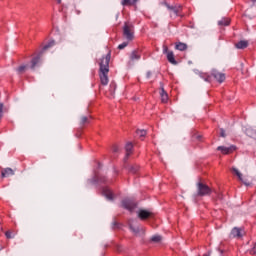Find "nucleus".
Segmentation results:
<instances>
[{
	"mask_svg": "<svg viewBox=\"0 0 256 256\" xmlns=\"http://www.w3.org/2000/svg\"><path fill=\"white\" fill-rule=\"evenodd\" d=\"M111 61V52L103 56L100 61L99 77L101 85H109V63Z\"/></svg>",
	"mask_w": 256,
	"mask_h": 256,
	"instance_id": "1",
	"label": "nucleus"
},
{
	"mask_svg": "<svg viewBox=\"0 0 256 256\" xmlns=\"http://www.w3.org/2000/svg\"><path fill=\"white\" fill-rule=\"evenodd\" d=\"M51 47H55V41L52 40L50 42H48V44H46L42 51H40V53L33 57L32 60L30 61V69L32 71H35V69H37V67H41V57H43V53H45L47 51V49H51Z\"/></svg>",
	"mask_w": 256,
	"mask_h": 256,
	"instance_id": "2",
	"label": "nucleus"
},
{
	"mask_svg": "<svg viewBox=\"0 0 256 256\" xmlns=\"http://www.w3.org/2000/svg\"><path fill=\"white\" fill-rule=\"evenodd\" d=\"M123 37L127 41H133L135 39V26L131 22H125L123 26Z\"/></svg>",
	"mask_w": 256,
	"mask_h": 256,
	"instance_id": "3",
	"label": "nucleus"
},
{
	"mask_svg": "<svg viewBox=\"0 0 256 256\" xmlns=\"http://www.w3.org/2000/svg\"><path fill=\"white\" fill-rule=\"evenodd\" d=\"M213 190L207 184L203 182H198L196 184V197H207V195H211Z\"/></svg>",
	"mask_w": 256,
	"mask_h": 256,
	"instance_id": "4",
	"label": "nucleus"
},
{
	"mask_svg": "<svg viewBox=\"0 0 256 256\" xmlns=\"http://www.w3.org/2000/svg\"><path fill=\"white\" fill-rule=\"evenodd\" d=\"M161 5H164V7H166L168 9V11L173 13L175 15V17H179V15H181V11H183L182 5L171 6V5H169V3H167V1L161 2Z\"/></svg>",
	"mask_w": 256,
	"mask_h": 256,
	"instance_id": "5",
	"label": "nucleus"
},
{
	"mask_svg": "<svg viewBox=\"0 0 256 256\" xmlns=\"http://www.w3.org/2000/svg\"><path fill=\"white\" fill-rule=\"evenodd\" d=\"M245 235V230L243 228L234 227L230 232V237L233 239H241Z\"/></svg>",
	"mask_w": 256,
	"mask_h": 256,
	"instance_id": "6",
	"label": "nucleus"
},
{
	"mask_svg": "<svg viewBox=\"0 0 256 256\" xmlns=\"http://www.w3.org/2000/svg\"><path fill=\"white\" fill-rule=\"evenodd\" d=\"M122 207L128 211H133V209L137 207V203H135V201L132 199L126 198L122 201Z\"/></svg>",
	"mask_w": 256,
	"mask_h": 256,
	"instance_id": "7",
	"label": "nucleus"
},
{
	"mask_svg": "<svg viewBox=\"0 0 256 256\" xmlns=\"http://www.w3.org/2000/svg\"><path fill=\"white\" fill-rule=\"evenodd\" d=\"M212 77L218 81V83H223L225 81V73L219 72L218 70H212Z\"/></svg>",
	"mask_w": 256,
	"mask_h": 256,
	"instance_id": "8",
	"label": "nucleus"
},
{
	"mask_svg": "<svg viewBox=\"0 0 256 256\" xmlns=\"http://www.w3.org/2000/svg\"><path fill=\"white\" fill-rule=\"evenodd\" d=\"M217 151H221L223 155H229V153H233L235 151V146H230V147L218 146Z\"/></svg>",
	"mask_w": 256,
	"mask_h": 256,
	"instance_id": "9",
	"label": "nucleus"
},
{
	"mask_svg": "<svg viewBox=\"0 0 256 256\" xmlns=\"http://www.w3.org/2000/svg\"><path fill=\"white\" fill-rule=\"evenodd\" d=\"M129 227H130V231H132L134 235H139V233H142V235H145V230L143 228H139V226L133 223H130Z\"/></svg>",
	"mask_w": 256,
	"mask_h": 256,
	"instance_id": "10",
	"label": "nucleus"
},
{
	"mask_svg": "<svg viewBox=\"0 0 256 256\" xmlns=\"http://www.w3.org/2000/svg\"><path fill=\"white\" fill-rule=\"evenodd\" d=\"M232 170L235 173V175H237L239 181H241L243 184H245L246 187H249V185H251V182L247 181V179H244L243 174H241V172H239V170L237 168H233Z\"/></svg>",
	"mask_w": 256,
	"mask_h": 256,
	"instance_id": "11",
	"label": "nucleus"
},
{
	"mask_svg": "<svg viewBox=\"0 0 256 256\" xmlns=\"http://www.w3.org/2000/svg\"><path fill=\"white\" fill-rule=\"evenodd\" d=\"M160 97L163 103H167L169 101V95L167 94V91H165L163 85H161Z\"/></svg>",
	"mask_w": 256,
	"mask_h": 256,
	"instance_id": "12",
	"label": "nucleus"
},
{
	"mask_svg": "<svg viewBox=\"0 0 256 256\" xmlns=\"http://www.w3.org/2000/svg\"><path fill=\"white\" fill-rule=\"evenodd\" d=\"M153 215L152 212H149L147 210H140L138 213V217L142 220L149 219Z\"/></svg>",
	"mask_w": 256,
	"mask_h": 256,
	"instance_id": "13",
	"label": "nucleus"
},
{
	"mask_svg": "<svg viewBox=\"0 0 256 256\" xmlns=\"http://www.w3.org/2000/svg\"><path fill=\"white\" fill-rule=\"evenodd\" d=\"M236 49H247L249 47V41L241 40L235 44Z\"/></svg>",
	"mask_w": 256,
	"mask_h": 256,
	"instance_id": "14",
	"label": "nucleus"
},
{
	"mask_svg": "<svg viewBox=\"0 0 256 256\" xmlns=\"http://www.w3.org/2000/svg\"><path fill=\"white\" fill-rule=\"evenodd\" d=\"M131 61H139L141 59V52L139 50H134L130 54Z\"/></svg>",
	"mask_w": 256,
	"mask_h": 256,
	"instance_id": "15",
	"label": "nucleus"
},
{
	"mask_svg": "<svg viewBox=\"0 0 256 256\" xmlns=\"http://www.w3.org/2000/svg\"><path fill=\"white\" fill-rule=\"evenodd\" d=\"M13 175H15V171H13V169H11V168H5L1 172L2 177H11Z\"/></svg>",
	"mask_w": 256,
	"mask_h": 256,
	"instance_id": "16",
	"label": "nucleus"
},
{
	"mask_svg": "<svg viewBox=\"0 0 256 256\" xmlns=\"http://www.w3.org/2000/svg\"><path fill=\"white\" fill-rule=\"evenodd\" d=\"M125 151H126V157L125 159L129 158V155L133 153V143L128 142L125 146Z\"/></svg>",
	"mask_w": 256,
	"mask_h": 256,
	"instance_id": "17",
	"label": "nucleus"
},
{
	"mask_svg": "<svg viewBox=\"0 0 256 256\" xmlns=\"http://www.w3.org/2000/svg\"><path fill=\"white\" fill-rule=\"evenodd\" d=\"M167 59L172 65H177V60H175V54H173V51L167 52Z\"/></svg>",
	"mask_w": 256,
	"mask_h": 256,
	"instance_id": "18",
	"label": "nucleus"
},
{
	"mask_svg": "<svg viewBox=\"0 0 256 256\" xmlns=\"http://www.w3.org/2000/svg\"><path fill=\"white\" fill-rule=\"evenodd\" d=\"M102 193L108 201H113V192L109 188L104 189Z\"/></svg>",
	"mask_w": 256,
	"mask_h": 256,
	"instance_id": "19",
	"label": "nucleus"
},
{
	"mask_svg": "<svg viewBox=\"0 0 256 256\" xmlns=\"http://www.w3.org/2000/svg\"><path fill=\"white\" fill-rule=\"evenodd\" d=\"M139 0H122L121 5L123 7L131 6V5H136Z\"/></svg>",
	"mask_w": 256,
	"mask_h": 256,
	"instance_id": "20",
	"label": "nucleus"
},
{
	"mask_svg": "<svg viewBox=\"0 0 256 256\" xmlns=\"http://www.w3.org/2000/svg\"><path fill=\"white\" fill-rule=\"evenodd\" d=\"M175 49H177L178 51H187V44L183 42H178L175 45Z\"/></svg>",
	"mask_w": 256,
	"mask_h": 256,
	"instance_id": "21",
	"label": "nucleus"
},
{
	"mask_svg": "<svg viewBox=\"0 0 256 256\" xmlns=\"http://www.w3.org/2000/svg\"><path fill=\"white\" fill-rule=\"evenodd\" d=\"M151 243H161L163 241V236L156 234L153 235L150 239Z\"/></svg>",
	"mask_w": 256,
	"mask_h": 256,
	"instance_id": "22",
	"label": "nucleus"
},
{
	"mask_svg": "<svg viewBox=\"0 0 256 256\" xmlns=\"http://www.w3.org/2000/svg\"><path fill=\"white\" fill-rule=\"evenodd\" d=\"M231 23V20L229 18H222L218 21V25L221 27H227Z\"/></svg>",
	"mask_w": 256,
	"mask_h": 256,
	"instance_id": "23",
	"label": "nucleus"
},
{
	"mask_svg": "<svg viewBox=\"0 0 256 256\" xmlns=\"http://www.w3.org/2000/svg\"><path fill=\"white\" fill-rule=\"evenodd\" d=\"M29 68H30L29 65L23 64V65L19 66L18 68H16V71L19 75H21V74L25 73V71H27V69H29Z\"/></svg>",
	"mask_w": 256,
	"mask_h": 256,
	"instance_id": "24",
	"label": "nucleus"
},
{
	"mask_svg": "<svg viewBox=\"0 0 256 256\" xmlns=\"http://www.w3.org/2000/svg\"><path fill=\"white\" fill-rule=\"evenodd\" d=\"M127 169L130 173H137L139 171V165L137 164L129 165L127 166Z\"/></svg>",
	"mask_w": 256,
	"mask_h": 256,
	"instance_id": "25",
	"label": "nucleus"
},
{
	"mask_svg": "<svg viewBox=\"0 0 256 256\" xmlns=\"http://www.w3.org/2000/svg\"><path fill=\"white\" fill-rule=\"evenodd\" d=\"M85 123H89V118L86 116H82L80 118V125H85Z\"/></svg>",
	"mask_w": 256,
	"mask_h": 256,
	"instance_id": "26",
	"label": "nucleus"
},
{
	"mask_svg": "<svg viewBox=\"0 0 256 256\" xmlns=\"http://www.w3.org/2000/svg\"><path fill=\"white\" fill-rule=\"evenodd\" d=\"M136 133L139 137H145V135H147V131L145 130H137Z\"/></svg>",
	"mask_w": 256,
	"mask_h": 256,
	"instance_id": "27",
	"label": "nucleus"
},
{
	"mask_svg": "<svg viewBox=\"0 0 256 256\" xmlns=\"http://www.w3.org/2000/svg\"><path fill=\"white\" fill-rule=\"evenodd\" d=\"M127 45H129V42H123L122 44L118 45V49H125V47H127Z\"/></svg>",
	"mask_w": 256,
	"mask_h": 256,
	"instance_id": "28",
	"label": "nucleus"
},
{
	"mask_svg": "<svg viewBox=\"0 0 256 256\" xmlns=\"http://www.w3.org/2000/svg\"><path fill=\"white\" fill-rule=\"evenodd\" d=\"M3 107H4L3 103H0V119L3 118Z\"/></svg>",
	"mask_w": 256,
	"mask_h": 256,
	"instance_id": "29",
	"label": "nucleus"
},
{
	"mask_svg": "<svg viewBox=\"0 0 256 256\" xmlns=\"http://www.w3.org/2000/svg\"><path fill=\"white\" fill-rule=\"evenodd\" d=\"M116 251H118V253H121V251H123V247L121 245H117Z\"/></svg>",
	"mask_w": 256,
	"mask_h": 256,
	"instance_id": "30",
	"label": "nucleus"
},
{
	"mask_svg": "<svg viewBox=\"0 0 256 256\" xmlns=\"http://www.w3.org/2000/svg\"><path fill=\"white\" fill-rule=\"evenodd\" d=\"M112 151H113V153H118L119 152V147L118 146H113Z\"/></svg>",
	"mask_w": 256,
	"mask_h": 256,
	"instance_id": "31",
	"label": "nucleus"
},
{
	"mask_svg": "<svg viewBox=\"0 0 256 256\" xmlns=\"http://www.w3.org/2000/svg\"><path fill=\"white\" fill-rule=\"evenodd\" d=\"M5 236L7 237V239H12L13 236H11V232L7 231L5 233Z\"/></svg>",
	"mask_w": 256,
	"mask_h": 256,
	"instance_id": "32",
	"label": "nucleus"
},
{
	"mask_svg": "<svg viewBox=\"0 0 256 256\" xmlns=\"http://www.w3.org/2000/svg\"><path fill=\"white\" fill-rule=\"evenodd\" d=\"M251 255L256 254V244L254 245L253 249L250 251Z\"/></svg>",
	"mask_w": 256,
	"mask_h": 256,
	"instance_id": "33",
	"label": "nucleus"
},
{
	"mask_svg": "<svg viewBox=\"0 0 256 256\" xmlns=\"http://www.w3.org/2000/svg\"><path fill=\"white\" fill-rule=\"evenodd\" d=\"M220 135H221L222 137H226V135H225V130H224V129H220Z\"/></svg>",
	"mask_w": 256,
	"mask_h": 256,
	"instance_id": "34",
	"label": "nucleus"
},
{
	"mask_svg": "<svg viewBox=\"0 0 256 256\" xmlns=\"http://www.w3.org/2000/svg\"><path fill=\"white\" fill-rule=\"evenodd\" d=\"M117 86L115 85V84H113V83H111L110 84V89H113V91H115V88H116Z\"/></svg>",
	"mask_w": 256,
	"mask_h": 256,
	"instance_id": "35",
	"label": "nucleus"
},
{
	"mask_svg": "<svg viewBox=\"0 0 256 256\" xmlns=\"http://www.w3.org/2000/svg\"><path fill=\"white\" fill-rule=\"evenodd\" d=\"M146 77H147V79H150L151 78V72H147Z\"/></svg>",
	"mask_w": 256,
	"mask_h": 256,
	"instance_id": "36",
	"label": "nucleus"
},
{
	"mask_svg": "<svg viewBox=\"0 0 256 256\" xmlns=\"http://www.w3.org/2000/svg\"><path fill=\"white\" fill-rule=\"evenodd\" d=\"M164 53H167V47L164 48Z\"/></svg>",
	"mask_w": 256,
	"mask_h": 256,
	"instance_id": "37",
	"label": "nucleus"
},
{
	"mask_svg": "<svg viewBox=\"0 0 256 256\" xmlns=\"http://www.w3.org/2000/svg\"><path fill=\"white\" fill-rule=\"evenodd\" d=\"M252 1V3H256V0H251Z\"/></svg>",
	"mask_w": 256,
	"mask_h": 256,
	"instance_id": "38",
	"label": "nucleus"
},
{
	"mask_svg": "<svg viewBox=\"0 0 256 256\" xmlns=\"http://www.w3.org/2000/svg\"><path fill=\"white\" fill-rule=\"evenodd\" d=\"M57 1H58L59 4L61 3V0H57Z\"/></svg>",
	"mask_w": 256,
	"mask_h": 256,
	"instance_id": "39",
	"label": "nucleus"
}]
</instances>
